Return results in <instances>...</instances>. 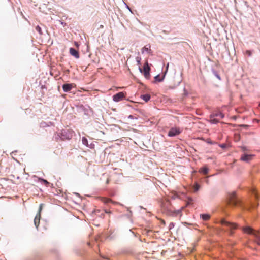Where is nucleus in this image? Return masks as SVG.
<instances>
[{"label":"nucleus","instance_id":"obj_1","mask_svg":"<svg viewBox=\"0 0 260 260\" xmlns=\"http://www.w3.org/2000/svg\"><path fill=\"white\" fill-rule=\"evenodd\" d=\"M243 231L245 233L253 235L255 237L256 242L260 245V233L258 231H254L249 226L243 228Z\"/></svg>","mask_w":260,"mask_h":260},{"label":"nucleus","instance_id":"obj_2","mask_svg":"<svg viewBox=\"0 0 260 260\" xmlns=\"http://www.w3.org/2000/svg\"><path fill=\"white\" fill-rule=\"evenodd\" d=\"M228 202L230 205L232 206H236L238 205L239 201L236 197L235 192H232L229 194Z\"/></svg>","mask_w":260,"mask_h":260},{"label":"nucleus","instance_id":"obj_3","mask_svg":"<svg viewBox=\"0 0 260 260\" xmlns=\"http://www.w3.org/2000/svg\"><path fill=\"white\" fill-rule=\"evenodd\" d=\"M43 204H41L39 206V209L38 213L36 215L35 219H34V224L37 228H38L39 224H40V221L41 218V212L42 211V208H43Z\"/></svg>","mask_w":260,"mask_h":260},{"label":"nucleus","instance_id":"obj_4","mask_svg":"<svg viewBox=\"0 0 260 260\" xmlns=\"http://www.w3.org/2000/svg\"><path fill=\"white\" fill-rule=\"evenodd\" d=\"M150 67H149L147 61H146L145 64L144 65L142 72L143 71L144 75L147 79H149L150 76Z\"/></svg>","mask_w":260,"mask_h":260},{"label":"nucleus","instance_id":"obj_5","mask_svg":"<svg viewBox=\"0 0 260 260\" xmlns=\"http://www.w3.org/2000/svg\"><path fill=\"white\" fill-rule=\"evenodd\" d=\"M126 93L123 92H118L113 96V100L114 102H119L125 98Z\"/></svg>","mask_w":260,"mask_h":260},{"label":"nucleus","instance_id":"obj_6","mask_svg":"<svg viewBox=\"0 0 260 260\" xmlns=\"http://www.w3.org/2000/svg\"><path fill=\"white\" fill-rule=\"evenodd\" d=\"M253 157L254 155L248 154L246 153H244L241 155L240 160L243 161L248 162L253 159Z\"/></svg>","mask_w":260,"mask_h":260},{"label":"nucleus","instance_id":"obj_7","mask_svg":"<svg viewBox=\"0 0 260 260\" xmlns=\"http://www.w3.org/2000/svg\"><path fill=\"white\" fill-rule=\"evenodd\" d=\"M181 133L179 128L173 127L170 129L168 132V136L169 137H173L179 135Z\"/></svg>","mask_w":260,"mask_h":260},{"label":"nucleus","instance_id":"obj_8","mask_svg":"<svg viewBox=\"0 0 260 260\" xmlns=\"http://www.w3.org/2000/svg\"><path fill=\"white\" fill-rule=\"evenodd\" d=\"M221 223L222 225H225L227 226L231 230L236 229L237 227V225L235 223L228 222V221H225L224 219H222L221 221Z\"/></svg>","mask_w":260,"mask_h":260},{"label":"nucleus","instance_id":"obj_9","mask_svg":"<svg viewBox=\"0 0 260 260\" xmlns=\"http://www.w3.org/2000/svg\"><path fill=\"white\" fill-rule=\"evenodd\" d=\"M75 86V84L73 83L72 84H64L62 86L63 90L64 92H69Z\"/></svg>","mask_w":260,"mask_h":260},{"label":"nucleus","instance_id":"obj_10","mask_svg":"<svg viewBox=\"0 0 260 260\" xmlns=\"http://www.w3.org/2000/svg\"><path fill=\"white\" fill-rule=\"evenodd\" d=\"M70 53L72 56H74L75 58H79V54L78 52L76 50H75L74 48H71L70 49Z\"/></svg>","mask_w":260,"mask_h":260},{"label":"nucleus","instance_id":"obj_11","mask_svg":"<svg viewBox=\"0 0 260 260\" xmlns=\"http://www.w3.org/2000/svg\"><path fill=\"white\" fill-rule=\"evenodd\" d=\"M168 210V211L169 212V213L171 215H174V216H176V215L179 214L181 212V210H172L171 208H169Z\"/></svg>","mask_w":260,"mask_h":260},{"label":"nucleus","instance_id":"obj_12","mask_svg":"<svg viewBox=\"0 0 260 260\" xmlns=\"http://www.w3.org/2000/svg\"><path fill=\"white\" fill-rule=\"evenodd\" d=\"M199 172L204 174H207L208 173V168L207 167L205 166L201 168L199 170Z\"/></svg>","mask_w":260,"mask_h":260},{"label":"nucleus","instance_id":"obj_13","mask_svg":"<svg viewBox=\"0 0 260 260\" xmlns=\"http://www.w3.org/2000/svg\"><path fill=\"white\" fill-rule=\"evenodd\" d=\"M201 218L204 221L208 220L210 218V216L209 214H201L200 215Z\"/></svg>","mask_w":260,"mask_h":260},{"label":"nucleus","instance_id":"obj_14","mask_svg":"<svg viewBox=\"0 0 260 260\" xmlns=\"http://www.w3.org/2000/svg\"><path fill=\"white\" fill-rule=\"evenodd\" d=\"M101 200L102 202H103V203H104L105 204H107V203H109L110 202H113V201L110 199L107 198L102 197V198H101Z\"/></svg>","mask_w":260,"mask_h":260},{"label":"nucleus","instance_id":"obj_15","mask_svg":"<svg viewBox=\"0 0 260 260\" xmlns=\"http://www.w3.org/2000/svg\"><path fill=\"white\" fill-rule=\"evenodd\" d=\"M214 116H211L210 121L211 123L216 124L219 122V120L217 119L214 118Z\"/></svg>","mask_w":260,"mask_h":260},{"label":"nucleus","instance_id":"obj_16","mask_svg":"<svg viewBox=\"0 0 260 260\" xmlns=\"http://www.w3.org/2000/svg\"><path fill=\"white\" fill-rule=\"evenodd\" d=\"M136 61L138 65L139 66V70L141 72H142V69L140 68L141 58L139 56H137L136 58Z\"/></svg>","mask_w":260,"mask_h":260},{"label":"nucleus","instance_id":"obj_17","mask_svg":"<svg viewBox=\"0 0 260 260\" xmlns=\"http://www.w3.org/2000/svg\"><path fill=\"white\" fill-rule=\"evenodd\" d=\"M142 98L145 102L148 101L150 99V95L149 94H144L142 95Z\"/></svg>","mask_w":260,"mask_h":260},{"label":"nucleus","instance_id":"obj_18","mask_svg":"<svg viewBox=\"0 0 260 260\" xmlns=\"http://www.w3.org/2000/svg\"><path fill=\"white\" fill-rule=\"evenodd\" d=\"M39 180L40 181H41V182H42L45 185H46V186L48 185L49 182L46 180H45L44 179H41V178H39Z\"/></svg>","mask_w":260,"mask_h":260},{"label":"nucleus","instance_id":"obj_19","mask_svg":"<svg viewBox=\"0 0 260 260\" xmlns=\"http://www.w3.org/2000/svg\"><path fill=\"white\" fill-rule=\"evenodd\" d=\"M156 81L161 82L162 81L163 78H160L159 75H157L154 77Z\"/></svg>","mask_w":260,"mask_h":260},{"label":"nucleus","instance_id":"obj_20","mask_svg":"<svg viewBox=\"0 0 260 260\" xmlns=\"http://www.w3.org/2000/svg\"><path fill=\"white\" fill-rule=\"evenodd\" d=\"M36 30L39 33V34H40V35L42 34V29L38 25L36 27Z\"/></svg>","mask_w":260,"mask_h":260},{"label":"nucleus","instance_id":"obj_21","mask_svg":"<svg viewBox=\"0 0 260 260\" xmlns=\"http://www.w3.org/2000/svg\"><path fill=\"white\" fill-rule=\"evenodd\" d=\"M245 54L249 56L251 55V52L250 50H246Z\"/></svg>","mask_w":260,"mask_h":260},{"label":"nucleus","instance_id":"obj_22","mask_svg":"<svg viewBox=\"0 0 260 260\" xmlns=\"http://www.w3.org/2000/svg\"><path fill=\"white\" fill-rule=\"evenodd\" d=\"M216 116H219L221 118H223L224 117V115L222 113H220L219 114H216Z\"/></svg>","mask_w":260,"mask_h":260},{"label":"nucleus","instance_id":"obj_23","mask_svg":"<svg viewBox=\"0 0 260 260\" xmlns=\"http://www.w3.org/2000/svg\"><path fill=\"white\" fill-rule=\"evenodd\" d=\"M200 188V186L199 185L196 184L195 186H194V190L195 191H197Z\"/></svg>","mask_w":260,"mask_h":260},{"label":"nucleus","instance_id":"obj_24","mask_svg":"<svg viewBox=\"0 0 260 260\" xmlns=\"http://www.w3.org/2000/svg\"><path fill=\"white\" fill-rule=\"evenodd\" d=\"M241 149L243 152H245V151L247 150L246 148L244 146L241 147Z\"/></svg>","mask_w":260,"mask_h":260},{"label":"nucleus","instance_id":"obj_25","mask_svg":"<svg viewBox=\"0 0 260 260\" xmlns=\"http://www.w3.org/2000/svg\"><path fill=\"white\" fill-rule=\"evenodd\" d=\"M173 227H174V224L173 223H171L170 224H169V228L171 229V228H172Z\"/></svg>","mask_w":260,"mask_h":260},{"label":"nucleus","instance_id":"obj_26","mask_svg":"<svg viewBox=\"0 0 260 260\" xmlns=\"http://www.w3.org/2000/svg\"><path fill=\"white\" fill-rule=\"evenodd\" d=\"M109 181H110V179L109 178H108L106 181V184H108L109 183Z\"/></svg>","mask_w":260,"mask_h":260},{"label":"nucleus","instance_id":"obj_27","mask_svg":"<svg viewBox=\"0 0 260 260\" xmlns=\"http://www.w3.org/2000/svg\"><path fill=\"white\" fill-rule=\"evenodd\" d=\"M169 65V63H167V66H166V70H167H167H168V69Z\"/></svg>","mask_w":260,"mask_h":260},{"label":"nucleus","instance_id":"obj_28","mask_svg":"<svg viewBox=\"0 0 260 260\" xmlns=\"http://www.w3.org/2000/svg\"><path fill=\"white\" fill-rule=\"evenodd\" d=\"M105 212L106 213H111L110 211H107L106 210H105Z\"/></svg>","mask_w":260,"mask_h":260},{"label":"nucleus","instance_id":"obj_29","mask_svg":"<svg viewBox=\"0 0 260 260\" xmlns=\"http://www.w3.org/2000/svg\"><path fill=\"white\" fill-rule=\"evenodd\" d=\"M253 193H254V194L255 195V196L256 197V192H255V190H253Z\"/></svg>","mask_w":260,"mask_h":260},{"label":"nucleus","instance_id":"obj_30","mask_svg":"<svg viewBox=\"0 0 260 260\" xmlns=\"http://www.w3.org/2000/svg\"><path fill=\"white\" fill-rule=\"evenodd\" d=\"M75 45L77 47L78 46V44L77 42H75Z\"/></svg>","mask_w":260,"mask_h":260},{"label":"nucleus","instance_id":"obj_31","mask_svg":"<svg viewBox=\"0 0 260 260\" xmlns=\"http://www.w3.org/2000/svg\"><path fill=\"white\" fill-rule=\"evenodd\" d=\"M133 116L132 115H129L128 116V118H133Z\"/></svg>","mask_w":260,"mask_h":260},{"label":"nucleus","instance_id":"obj_32","mask_svg":"<svg viewBox=\"0 0 260 260\" xmlns=\"http://www.w3.org/2000/svg\"><path fill=\"white\" fill-rule=\"evenodd\" d=\"M221 147L223 148V147H224V145H222L221 146Z\"/></svg>","mask_w":260,"mask_h":260},{"label":"nucleus","instance_id":"obj_33","mask_svg":"<svg viewBox=\"0 0 260 260\" xmlns=\"http://www.w3.org/2000/svg\"><path fill=\"white\" fill-rule=\"evenodd\" d=\"M259 106L260 107V103H259Z\"/></svg>","mask_w":260,"mask_h":260}]
</instances>
